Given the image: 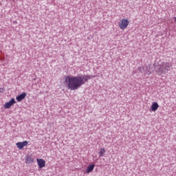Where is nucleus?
<instances>
[{
  "instance_id": "nucleus-1",
  "label": "nucleus",
  "mask_w": 176,
  "mask_h": 176,
  "mask_svg": "<svg viewBox=\"0 0 176 176\" xmlns=\"http://www.w3.org/2000/svg\"><path fill=\"white\" fill-rule=\"evenodd\" d=\"M94 76L91 75H78V76H67L65 78V83L67 89L69 90H78V89L82 87L83 85L87 83L89 80L93 79Z\"/></svg>"
},
{
  "instance_id": "nucleus-2",
  "label": "nucleus",
  "mask_w": 176,
  "mask_h": 176,
  "mask_svg": "<svg viewBox=\"0 0 176 176\" xmlns=\"http://www.w3.org/2000/svg\"><path fill=\"white\" fill-rule=\"evenodd\" d=\"M154 69L160 75H166L171 69V65L170 63L164 62L158 66H155Z\"/></svg>"
},
{
  "instance_id": "nucleus-3",
  "label": "nucleus",
  "mask_w": 176,
  "mask_h": 176,
  "mask_svg": "<svg viewBox=\"0 0 176 176\" xmlns=\"http://www.w3.org/2000/svg\"><path fill=\"white\" fill-rule=\"evenodd\" d=\"M128 25H129V20L127 19H122L120 21V23H119V27L120 30H126Z\"/></svg>"
},
{
  "instance_id": "nucleus-4",
  "label": "nucleus",
  "mask_w": 176,
  "mask_h": 176,
  "mask_svg": "<svg viewBox=\"0 0 176 176\" xmlns=\"http://www.w3.org/2000/svg\"><path fill=\"white\" fill-rule=\"evenodd\" d=\"M16 102V100L14 98H12L9 102H6L4 104V108L5 109H9L12 105H14V103Z\"/></svg>"
},
{
  "instance_id": "nucleus-5",
  "label": "nucleus",
  "mask_w": 176,
  "mask_h": 176,
  "mask_svg": "<svg viewBox=\"0 0 176 176\" xmlns=\"http://www.w3.org/2000/svg\"><path fill=\"white\" fill-rule=\"evenodd\" d=\"M27 145H28V141L16 143V146H17L18 149H23V148H24V146H27Z\"/></svg>"
},
{
  "instance_id": "nucleus-6",
  "label": "nucleus",
  "mask_w": 176,
  "mask_h": 176,
  "mask_svg": "<svg viewBox=\"0 0 176 176\" xmlns=\"http://www.w3.org/2000/svg\"><path fill=\"white\" fill-rule=\"evenodd\" d=\"M37 164L40 168H43L46 166V162H45V160L43 159H37Z\"/></svg>"
},
{
  "instance_id": "nucleus-7",
  "label": "nucleus",
  "mask_w": 176,
  "mask_h": 176,
  "mask_svg": "<svg viewBox=\"0 0 176 176\" xmlns=\"http://www.w3.org/2000/svg\"><path fill=\"white\" fill-rule=\"evenodd\" d=\"M26 96H27V94L25 92H23L21 95L16 96V100L18 101V102H20L23 101L24 98H25Z\"/></svg>"
},
{
  "instance_id": "nucleus-8",
  "label": "nucleus",
  "mask_w": 176,
  "mask_h": 176,
  "mask_svg": "<svg viewBox=\"0 0 176 176\" xmlns=\"http://www.w3.org/2000/svg\"><path fill=\"white\" fill-rule=\"evenodd\" d=\"M159 109V104L156 102H154L152 103L151 109L153 111V112H156L157 109Z\"/></svg>"
},
{
  "instance_id": "nucleus-9",
  "label": "nucleus",
  "mask_w": 176,
  "mask_h": 176,
  "mask_svg": "<svg viewBox=\"0 0 176 176\" xmlns=\"http://www.w3.org/2000/svg\"><path fill=\"white\" fill-rule=\"evenodd\" d=\"M94 167H96V165L91 164L87 166L86 173L89 174V173H91L94 170Z\"/></svg>"
},
{
  "instance_id": "nucleus-10",
  "label": "nucleus",
  "mask_w": 176,
  "mask_h": 176,
  "mask_svg": "<svg viewBox=\"0 0 176 176\" xmlns=\"http://www.w3.org/2000/svg\"><path fill=\"white\" fill-rule=\"evenodd\" d=\"M25 163L27 164H31V163H34V158L31 156H28L25 159Z\"/></svg>"
},
{
  "instance_id": "nucleus-11",
  "label": "nucleus",
  "mask_w": 176,
  "mask_h": 176,
  "mask_svg": "<svg viewBox=\"0 0 176 176\" xmlns=\"http://www.w3.org/2000/svg\"><path fill=\"white\" fill-rule=\"evenodd\" d=\"M105 152H106L105 148H101L100 151H99L100 157H102L103 156H104Z\"/></svg>"
},
{
  "instance_id": "nucleus-12",
  "label": "nucleus",
  "mask_w": 176,
  "mask_h": 176,
  "mask_svg": "<svg viewBox=\"0 0 176 176\" xmlns=\"http://www.w3.org/2000/svg\"><path fill=\"white\" fill-rule=\"evenodd\" d=\"M149 69L150 68H147L146 71H145V74H146V75H151V74H152V72Z\"/></svg>"
}]
</instances>
